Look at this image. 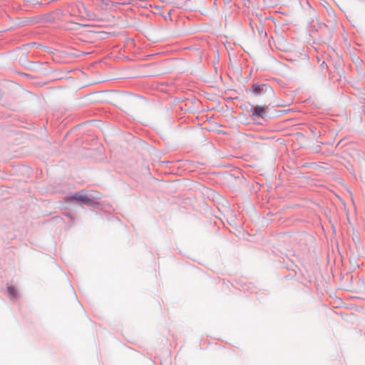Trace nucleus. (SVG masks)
Here are the masks:
<instances>
[{"instance_id":"obj_5","label":"nucleus","mask_w":365,"mask_h":365,"mask_svg":"<svg viewBox=\"0 0 365 365\" xmlns=\"http://www.w3.org/2000/svg\"><path fill=\"white\" fill-rule=\"evenodd\" d=\"M9 292H11H11H14V288H12V287L9 288Z\"/></svg>"},{"instance_id":"obj_2","label":"nucleus","mask_w":365,"mask_h":365,"mask_svg":"<svg viewBox=\"0 0 365 365\" xmlns=\"http://www.w3.org/2000/svg\"><path fill=\"white\" fill-rule=\"evenodd\" d=\"M70 200H75L87 205L91 202L90 197L83 190L75 193L73 196L70 197Z\"/></svg>"},{"instance_id":"obj_4","label":"nucleus","mask_w":365,"mask_h":365,"mask_svg":"<svg viewBox=\"0 0 365 365\" xmlns=\"http://www.w3.org/2000/svg\"><path fill=\"white\" fill-rule=\"evenodd\" d=\"M267 115V109L265 107L257 106L252 110V116H259L264 118Z\"/></svg>"},{"instance_id":"obj_3","label":"nucleus","mask_w":365,"mask_h":365,"mask_svg":"<svg viewBox=\"0 0 365 365\" xmlns=\"http://www.w3.org/2000/svg\"><path fill=\"white\" fill-rule=\"evenodd\" d=\"M252 91L255 94H260L262 92H266L267 91H272V88L267 86L266 84L257 85L252 84Z\"/></svg>"},{"instance_id":"obj_1","label":"nucleus","mask_w":365,"mask_h":365,"mask_svg":"<svg viewBox=\"0 0 365 365\" xmlns=\"http://www.w3.org/2000/svg\"><path fill=\"white\" fill-rule=\"evenodd\" d=\"M112 2H106L103 0L97 1L92 7L83 6V17L89 20L103 21L108 19L110 14L109 11L111 9Z\"/></svg>"},{"instance_id":"obj_7","label":"nucleus","mask_w":365,"mask_h":365,"mask_svg":"<svg viewBox=\"0 0 365 365\" xmlns=\"http://www.w3.org/2000/svg\"><path fill=\"white\" fill-rule=\"evenodd\" d=\"M1 97H2V94H1V93L0 92V100L1 99Z\"/></svg>"},{"instance_id":"obj_6","label":"nucleus","mask_w":365,"mask_h":365,"mask_svg":"<svg viewBox=\"0 0 365 365\" xmlns=\"http://www.w3.org/2000/svg\"><path fill=\"white\" fill-rule=\"evenodd\" d=\"M38 3H41V0H36Z\"/></svg>"}]
</instances>
